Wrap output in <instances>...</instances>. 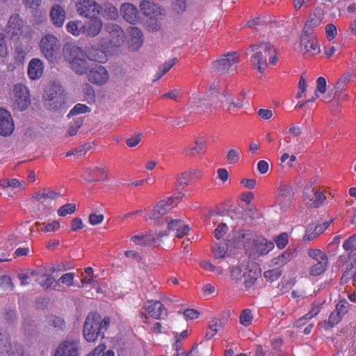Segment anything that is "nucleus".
<instances>
[{
    "instance_id": "33",
    "label": "nucleus",
    "mask_w": 356,
    "mask_h": 356,
    "mask_svg": "<svg viewBox=\"0 0 356 356\" xmlns=\"http://www.w3.org/2000/svg\"><path fill=\"white\" fill-rule=\"evenodd\" d=\"M14 289V284L11 277L8 275L0 277V295L1 296L10 294Z\"/></svg>"
},
{
    "instance_id": "36",
    "label": "nucleus",
    "mask_w": 356,
    "mask_h": 356,
    "mask_svg": "<svg viewBox=\"0 0 356 356\" xmlns=\"http://www.w3.org/2000/svg\"><path fill=\"white\" fill-rule=\"evenodd\" d=\"M47 322L57 332H63L66 328L65 320L59 316H50L47 318Z\"/></svg>"
},
{
    "instance_id": "64",
    "label": "nucleus",
    "mask_w": 356,
    "mask_h": 356,
    "mask_svg": "<svg viewBox=\"0 0 356 356\" xmlns=\"http://www.w3.org/2000/svg\"><path fill=\"white\" fill-rule=\"evenodd\" d=\"M228 227L225 223H220L218 225L214 232V235L216 239H220L227 232Z\"/></svg>"
},
{
    "instance_id": "32",
    "label": "nucleus",
    "mask_w": 356,
    "mask_h": 356,
    "mask_svg": "<svg viewBox=\"0 0 356 356\" xmlns=\"http://www.w3.org/2000/svg\"><path fill=\"white\" fill-rule=\"evenodd\" d=\"M31 275L37 276L36 282L45 289L50 288L55 281L51 275L41 273L39 270L32 271Z\"/></svg>"
},
{
    "instance_id": "59",
    "label": "nucleus",
    "mask_w": 356,
    "mask_h": 356,
    "mask_svg": "<svg viewBox=\"0 0 356 356\" xmlns=\"http://www.w3.org/2000/svg\"><path fill=\"white\" fill-rule=\"evenodd\" d=\"M142 139V134H135L126 140V144L130 147H136Z\"/></svg>"
},
{
    "instance_id": "55",
    "label": "nucleus",
    "mask_w": 356,
    "mask_h": 356,
    "mask_svg": "<svg viewBox=\"0 0 356 356\" xmlns=\"http://www.w3.org/2000/svg\"><path fill=\"white\" fill-rule=\"evenodd\" d=\"M349 303L346 300H340L336 305L335 311L343 316L348 310Z\"/></svg>"
},
{
    "instance_id": "13",
    "label": "nucleus",
    "mask_w": 356,
    "mask_h": 356,
    "mask_svg": "<svg viewBox=\"0 0 356 356\" xmlns=\"http://www.w3.org/2000/svg\"><path fill=\"white\" fill-rule=\"evenodd\" d=\"M14 104L19 111L26 110L31 103L27 88L22 84L14 86Z\"/></svg>"
},
{
    "instance_id": "18",
    "label": "nucleus",
    "mask_w": 356,
    "mask_h": 356,
    "mask_svg": "<svg viewBox=\"0 0 356 356\" xmlns=\"http://www.w3.org/2000/svg\"><path fill=\"white\" fill-rule=\"evenodd\" d=\"M293 197V188L290 186H282L278 189V194L276 197V202L278 204L281 209H286Z\"/></svg>"
},
{
    "instance_id": "14",
    "label": "nucleus",
    "mask_w": 356,
    "mask_h": 356,
    "mask_svg": "<svg viewBox=\"0 0 356 356\" xmlns=\"http://www.w3.org/2000/svg\"><path fill=\"white\" fill-rule=\"evenodd\" d=\"M174 207V198L172 197H168L167 200H161L149 213V216L151 219L156 220L157 225L160 224L159 219L165 213L170 211Z\"/></svg>"
},
{
    "instance_id": "22",
    "label": "nucleus",
    "mask_w": 356,
    "mask_h": 356,
    "mask_svg": "<svg viewBox=\"0 0 356 356\" xmlns=\"http://www.w3.org/2000/svg\"><path fill=\"white\" fill-rule=\"evenodd\" d=\"M102 28V22L97 17L91 18L84 24H82L83 33L90 37H95L98 35Z\"/></svg>"
},
{
    "instance_id": "28",
    "label": "nucleus",
    "mask_w": 356,
    "mask_h": 356,
    "mask_svg": "<svg viewBox=\"0 0 356 356\" xmlns=\"http://www.w3.org/2000/svg\"><path fill=\"white\" fill-rule=\"evenodd\" d=\"M131 240L136 245L141 246H151L153 245H159L160 240L155 238L152 234L135 235L131 238Z\"/></svg>"
},
{
    "instance_id": "10",
    "label": "nucleus",
    "mask_w": 356,
    "mask_h": 356,
    "mask_svg": "<svg viewBox=\"0 0 356 356\" xmlns=\"http://www.w3.org/2000/svg\"><path fill=\"white\" fill-rule=\"evenodd\" d=\"M76 8L78 14L85 17H96L101 13V5L92 0H79Z\"/></svg>"
},
{
    "instance_id": "54",
    "label": "nucleus",
    "mask_w": 356,
    "mask_h": 356,
    "mask_svg": "<svg viewBox=\"0 0 356 356\" xmlns=\"http://www.w3.org/2000/svg\"><path fill=\"white\" fill-rule=\"evenodd\" d=\"M225 322L219 318H213L209 322V327L215 334L220 328L224 327Z\"/></svg>"
},
{
    "instance_id": "27",
    "label": "nucleus",
    "mask_w": 356,
    "mask_h": 356,
    "mask_svg": "<svg viewBox=\"0 0 356 356\" xmlns=\"http://www.w3.org/2000/svg\"><path fill=\"white\" fill-rule=\"evenodd\" d=\"M300 40L301 52L305 55L314 56L320 53V47L316 38H312L308 40L307 43L303 44V40Z\"/></svg>"
},
{
    "instance_id": "56",
    "label": "nucleus",
    "mask_w": 356,
    "mask_h": 356,
    "mask_svg": "<svg viewBox=\"0 0 356 356\" xmlns=\"http://www.w3.org/2000/svg\"><path fill=\"white\" fill-rule=\"evenodd\" d=\"M326 91V80L324 77H318L316 80V89L315 90V95L316 97H318V92L324 93Z\"/></svg>"
},
{
    "instance_id": "17",
    "label": "nucleus",
    "mask_w": 356,
    "mask_h": 356,
    "mask_svg": "<svg viewBox=\"0 0 356 356\" xmlns=\"http://www.w3.org/2000/svg\"><path fill=\"white\" fill-rule=\"evenodd\" d=\"M109 79L107 70L102 65H95L89 70L88 80L93 84L101 86Z\"/></svg>"
},
{
    "instance_id": "2",
    "label": "nucleus",
    "mask_w": 356,
    "mask_h": 356,
    "mask_svg": "<svg viewBox=\"0 0 356 356\" xmlns=\"http://www.w3.org/2000/svg\"><path fill=\"white\" fill-rule=\"evenodd\" d=\"M64 59L70 64L72 70L77 74L83 75L89 70L86 54L81 47L66 44L63 49Z\"/></svg>"
},
{
    "instance_id": "20",
    "label": "nucleus",
    "mask_w": 356,
    "mask_h": 356,
    "mask_svg": "<svg viewBox=\"0 0 356 356\" xmlns=\"http://www.w3.org/2000/svg\"><path fill=\"white\" fill-rule=\"evenodd\" d=\"M120 12L122 17L127 22L135 24L139 22V13L136 6L130 3H124L121 5Z\"/></svg>"
},
{
    "instance_id": "11",
    "label": "nucleus",
    "mask_w": 356,
    "mask_h": 356,
    "mask_svg": "<svg viewBox=\"0 0 356 356\" xmlns=\"http://www.w3.org/2000/svg\"><path fill=\"white\" fill-rule=\"evenodd\" d=\"M303 198L306 205L310 208H318L323 202L325 197L323 192L314 191L312 184H307L303 191Z\"/></svg>"
},
{
    "instance_id": "8",
    "label": "nucleus",
    "mask_w": 356,
    "mask_h": 356,
    "mask_svg": "<svg viewBox=\"0 0 356 356\" xmlns=\"http://www.w3.org/2000/svg\"><path fill=\"white\" fill-rule=\"evenodd\" d=\"M80 348L79 340L67 339L58 344L54 356H79Z\"/></svg>"
},
{
    "instance_id": "9",
    "label": "nucleus",
    "mask_w": 356,
    "mask_h": 356,
    "mask_svg": "<svg viewBox=\"0 0 356 356\" xmlns=\"http://www.w3.org/2000/svg\"><path fill=\"white\" fill-rule=\"evenodd\" d=\"M238 62V56L236 52L228 53L213 62V68L219 73H228L229 70L235 69Z\"/></svg>"
},
{
    "instance_id": "15",
    "label": "nucleus",
    "mask_w": 356,
    "mask_h": 356,
    "mask_svg": "<svg viewBox=\"0 0 356 356\" xmlns=\"http://www.w3.org/2000/svg\"><path fill=\"white\" fill-rule=\"evenodd\" d=\"M147 312L155 319H164L168 313L164 305L158 300H148L144 304Z\"/></svg>"
},
{
    "instance_id": "45",
    "label": "nucleus",
    "mask_w": 356,
    "mask_h": 356,
    "mask_svg": "<svg viewBox=\"0 0 356 356\" xmlns=\"http://www.w3.org/2000/svg\"><path fill=\"white\" fill-rule=\"evenodd\" d=\"M323 19V14L320 10H316L314 13L311 15L306 22L309 25L316 27L320 24Z\"/></svg>"
},
{
    "instance_id": "30",
    "label": "nucleus",
    "mask_w": 356,
    "mask_h": 356,
    "mask_svg": "<svg viewBox=\"0 0 356 356\" xmlns=\"http://www.w3.org/2000/svg\"><path fill=\"white\" fill-rule=\"evenodd\" d=\"M140 9L142 13L147 17H152L159 11L160 8L150 0H143L140 3Z\"/></svg>"
},
{
    "instance_id": "3",
    "label": "nucleus",
    "mask_w": 356,
    "mask_h": 356,
    "mask_svg": "<svg viewBox=\"0 0 356 356\" xmlns=\"http://www.w3.org/2000/svg\"><path fill=\"white\" fill-rule=\"evenodd\" d=\"M261 277V270L255 264H241L231 270V277L236 282H242L246 289L252 288Z\"/></svg>"
},
{
    "instance_id": "63",
    "label": "nucleus",
    "mask_w": 356,
    "mask_h": 356,
    "mask_svg": "<svg viewBox=\"0 0 356 356\" xmlns=\"http://www.w3.org/2000/svg\"><path fill=\"white\" fill-rule=\"evenodd\" d=\"M191 180V179L189 177L187 171L178 175L177 177V181L181 186H188Z\"/></svg>"
},
{
    "instance_id": "26",
    "label": "nucleus",
    "mask_w": 356,
    "mask_h": 356,
    "mask_svg": "<svg viewBox=\"0 0 356 356\" xmlns=\"http://www.w3.org/2000/svg\"><path fill=\"white\" fill-rule=\"evenodd\" d=\"M50 18L52 23L57 27H61L65 20L66 13L65 9L58 4L51 7Z\"/></svg>"
},
{
    "instance_id": "48",
    "label": "nucleus",
    "mask_w": 356,
    "mask_h": 356,
    "mask_svg": "<svg viewBox=\"0 0 356 356\" xmlns=\"http://www.w3.org/2000/svg\"><path fill=\"white\" fill-rule=\"evenodd\" d=\"M76 211V205L75 204L69 203L63 205L58 210V214L60 216H65L67 214H72Z\"/></svg>"
},
{
    "instance_id": "5",
    "label": "nucleus",
    "mask_w": 356,
    "mask_h": 356,
    "mask_svg": "<svg viewBox=\"0 0 356 356\" xmlns=\"http://www.w3.org/2000/svg\"><path fill=\"white\" fill-rule=\"evenodd\" d=\"M254 52L251 61L257 66L258 71L263 74L267 65L266 57L275 52L274 47L268 42H261L250 47Z\"/></svg>"
},
{
    "instance_id": "43",
    "label": "nucleus",
    "mask_w": 356,
    "mask_h": 356,
    "mask_svg": "<svg viewBox=\"0 0 356 356\" xmlns=\"http://www.w3.org/2000/svg\"><path fill=\"white\" fill-rule=\"evenodd\" d=\"M253 316L252 312L249 309H243L239 316L240 323L245 327L249 326L252 321Z\"/></svg>"
},
{
    "instance_id": "23",
    "label": "nucleus",
    "mask_w": 356,
    "mask_h": 356,
    "mask_svg": "<svg viewBox=\"0 0 356 356\" xmlns=\"http://www.w3.org/2000/svg\"><path fill=\"white\" fill-rule=\"evenodd\" d=\"M332 221V219L330 221L324 222L321 224L316 225L314 224L308 225L305 230L304 240L310 241L314 239L316 236L322 234L329 227Z\"/></svg>"
},
{
    "instance_id": "61",
    "label": "nucleus",
    "mask_w": 356,
    "mask_h": 356,
    "mask_svg": "<svg viewBox=\"0 0 356 356\" xmlns=\"http://www.w3.org/2000/svg\"><path fill=\"white\" fill-rule=\"evenodd\" d=\"M177 59L176 58H173L160 65L159 68L161 70V74L167 73L177 63Z\"/></svg>"
},
{
    "instance_id": "29",
    "label": "nucleus",
    "mask_w": 356,
    "mask_h": 356,
    "mask_svg": "<svg viewBox=\"0 0 356 356\" xmlns=\"http://www.w3.org/2000/svg\"><path fill=\"white\" fill-rule=\"evenodd\" d=\"M85 54L87 58L92 61L105 63L107 60L106 54L104 51L99 48H88L86 50Z\"/></svg>"
},
{
    "instance_id": "1",
    "label": "nucleus",
    "mask_w": 356,
    "mask_h": 356,
    "mask_svg": "<svg viewBox=\"0 0 356 356\" xmlns=\"http://www.w3.org/2000/svg\"><path fill=\"white\" fill-rule=\"evenodd\" d=\"M111 323V318L106 316L104 319L97 313H90L87 316L83 328L84 339L88 342L95 341L99 336L104 337Z\"/></svg>"
},
{
    "instance_id": "49",
    "label": "nucleus",
    "mask_w": 356,
    "mask_h": 356,
    "mask_svg": "<svg viewBox=\"0 0 356 356\" xmlns=\"http://www.w3.org/2000/svg\"><path fill=\"white\" fill-rule=\"evenodd\" d=\"M310 257L315 259L316 262L327 261V256L321 250L317 249H310L308 251Z\"/></svg>"
},
{
    "instance_id": "24",
    "label": "nucleus",
    "mask_w": 356,
    "mask_h": 356,
    "mask_svg": "<svg viewBox=\"0 0 356 356\" xmlns=\"http://www.w3.org/2000/svg\"><path fill=\"white\" fill-rule=\"evenodd\" d=\"M168 224V229L170 231H176V237L182 238L190 231L188 225H185L181 220H170L169 218H165Z\"/></svg>"
},
{
    "instance_id": "44",
    "label": "nucleus",
    "mask_w": 356,
    "mask_h": 356,
    "mask_svg": "<svg viewBox=\"0 0 356 356\" xmlns=\"http://www.w3.org/2000/svg\"><path fill=\"white\" fill-rule=\"evenodd\" d=\"M327 261H318L313 264L310 269V273L312 275L317 276L322 274L326 269Z\"/></svg>"
},
{
    "instance_id": "41",
    "label": "nucleus",
    "mask_w": 356,
    "mask_h": 356,
    "mask_svg": "<svg viewBox=\"0 0 356 356\" xmlns=\"http://www.w3.org/2000/svg\"><path fill=\"white\" fill-rule=\"evenodd\" d=\"M132 46L134 49H138L143 43V33L136 27L132 28L131 31Z\"/></svg>"
},
{
    "instance_id": "16",
    "label": "nucleus",
    "mask_w": 356,
    "mask_h": 356,
    "mask_svg": "<svg viewBox=\"0 0 356 356\" xmlns=\"http://www.w3.org/2000/svg\"><path fill=\"white\" fill-rule=\"evenodd\" d=\"M105 30L108 33V40L111 45L120 47L124 43V33L118 25L108 24L105 26Z\"/></svg>"
},
{
    "instance_id": "57",
    "label": "nucleus",
    "mask_w": 356,
    "mask_h": 356,
    "mask_svg": "<svg viewBox=\"0 0 356 356\" xmlns=\"http://www.w3.org/2000/svg\"><path fill=\"white\" fill-rule=\"evenodd\" d=\"M326 37L329 40L334 39L337 34V29L333 24H328L325 28Z\"/></svg>"
},
{
    "instance_id": "52",
    "label": "nucleus",
    "mask_w": 356,
    "mask_h": 356,
    "mask_svg": "<svg viewBox=\"0 0 356 356\" xmlns=\"http://www.w3.org/2000/svg\"><path fill=\"white\" fill-rule=\"evenodd\" d=\"M90 108L88 106H86L85 104H77L70 111V113L68 114V117L78 115L80 113H85L90 112Z\"/></svg>"
},
{
    "instance_id": "51",
    "label": "nucleus",
    "mask_w": 356,
    "mask_h": 356,
    "mask_svg": "<svg viewBox=\"0 0 356 356\" xmlns=\"http://www.w3.org/2000/svg\"><path fill=\"white\" fill-rule=\"evenodd\" d=\"M350 74H346L343 76L336 83V91H335V95L337 93H339L342 92L343 90H345L347 83L350 81Z\"/></svg>"
},
{
    "instance_id": "62",
    "label": "nucleus",
    "mask_w": 356,
    "mask_h": 356,
    "mask_svg": "<svg viewBox=\"0 0 356 356\" xmlns=\"http://www.w3.org/2000/svg\"><path fill=\"white\" fill-rule=\"evenodd\" d=\"M275 241L279 248H284L288 243V235L282 233L275 238Z\"/></svg>"
},
{
    "instance_id": "38",
    "label": "nucleus",
    "mask_w": 356,
    "mask_h": 356,
    "mask_svg": "<svg viewBox=\"0 0 356 356\" xmlns=\"http://www.w3.org/2000/svg\"><path fill=\"white\" fill-rule=\"evenodd\" d=\"M7 356H25L24 348L18 342L11 343L6 350Z\"/></svg>"
},
{
    "instance_id": "46",
    "label": "nucleus",
    "mask_w": 356,
    "mask_h": 356,
    "mask_svg": "<svg viewBox=\"0 0 356 356\" xmlns=\"http://www.w3.org/2000/svg\"><path fill=\"white\" fill-rule=\"evenodd\" d=\"M281 275V270L279 268L275 267L273 269L264 272V277L268 282L277 280Z\"/></svg>"
},
{
    "instance_id": "12",
    "label": "nucleus",
    "mask_w": 356,
    "mask_h": 356,
    "mask_svg": "<svg viewBox=\"0 0 356 356\" xmlns=\"http://www.w3.org/2000/svg\"><path fill=\"white\" fill-rule=\"evenodd\" d=\"M23 26V20L19 15L13 14L10 17L7 26L3 29V31L8 35V39L15 40L22 33Z\"/></svg>"
},
{
    "instance_id": "19",
    "label": "nucleus",
    "mask_w": 356,
    "mask_h": 356,
    "mask_svg": "<svg viewBox=\"0 0 356 356\" xmlns=\"http://www.w3.org/2000/svg\"><path fill=\"white\" fill-rule=\"evenodd\" d=\"M14 130V122L11 115L5 109L0 108V135L8 136Z\"/></svg>"
},
{
    "instance_id": "25",
    "label": "nucleus",
    "mask_w": 356,
    "mask_h": 356,
    "mask_svg": "<svg viewBox=\"0 0 356 356\" xmlns=\"http://www.w3.org/2000/svg\"><path fill=\"white\" fill-rule=\"evenodd\" d=\"M44 66L42 61L39 58H33L28 65V75L32 80L40 79L43 73Z\"/></svg>"
},
{
    "instance_id": "37",
    "label": "nucleus",
    "mask_w": 356,
    "mask_h": 356,
    "mask_svg": "<svg viewBox=\"0 0 356 356\" xmlns=\"http://www.w3.org/2000/svg\"><path fill=\"white\" fill-rule=\"evenodd\" d=\"M293 254L289 251H284L282 254L273 258L270 261V266L276 268L284 266L291 260Z\"/></svg>"
},
{
    "instance_id": "60",
    "label": "nucleus",
    "mask_w": 356,
    "mask_h": 356,
    "mask_svg": "<svg viewBox=\"0 0 356 356\" xmlns=\"http://www.w3.org/2000/svg\"><path fill=\"white\" fill-rule=\"evenodd\" d=\"M239 153L236 149H231L227 152L226 159L229 163L235 164L239 161Z\"/></svg>"
},
{
    "instance_id": "39",
    "label": "nucleus",
    "mask_w": 356,
    "mask_h": 356,
    "mask_svg": "<svg viewBox=\"0 0 356 356\" xmlns=\"http://www.w3.org/2000/svg\"><path fill=\"white\" fill-rule=\"evenodd\" d=\"M22 331L26 336H33L36 333L34 321L29 317L24 318L22 323Z\"/></svg>"
},
{
    "instance_id": "4",
    "label": "nucleus",
    "mask_w": 356,
    "mask_h": 356,
    "mask_svg": "<svg viewBox=\"0 0 356 356\" xmlns=\"http://www.w3.org/2000/svg\"><path fill=\"white\" fill-rule=\"evenodd\" d=\"M43 99L44 106L49 111L61 110L65 104V90L59 84H51L47 88Z\"/></svg>"
},
{
    "instance_id": "34",
    "label": "nucleus",
    "mask_w": 356,
    "mask_h": 356,
    "mask_svg": "<svg viewBox=\"0 0 356 356\" xmlns=\"http://www.w3.org/2000/svg\"><path fill=\"white\" fill-rule=\"evenodd\" d=\"M210 105L211 104L207 102L202 95H198L193 98L190 108L193 111L205 112V110L208 109Z\"/></svg>"
},
{
    "instance_id": "35",
    "label": "nucleus",
    "mask_w": 356,
    "mask_h": 356,
    "mask_svg": "<svg viewBox=\"0 0 356 356\" xmlns=\"http://www.w3.org/2000/svg\"><path fill=\"white\" fill-rule=\"evenodd\" d=\"M3 317L6 323L10 325H16L18 321V314L16 308L10 306L6 307Z\"/></svg>"
},
{
    "instance_id": "31",
    "label": "nucleus",
    "mask_w": 356,
    "mask_h": 356,
    "mask_svg": "<svg viewBox=\"0 0 356 356\" xmlns=\"http://www.w3.org/2000/svg\"><path fill=\"white\" fill-rule=\"evenodd\" d=\"M101 13L99 15L110 19H116L118 16V10L117 8L110 2H105L101 6Z\"/></svg>"
},
{
    "instance_id": "6",
    "label": "nucleus",
    "mask_w": 356,
    "mask_h": 356,
    "mask_svg": "<svg viewBox=\"0 0 356 356\" xmlns=\"http://www.w3.org/2000/svg\"><path fill=\"white\" fill-rule=\"evenodd\" d=\"M60 44L53 35L44 36L40 41V49L44 56L50 61L57 59L59 55Z\"/></svg>"
},
{
    "instance_id": "58",
    "label": "nucleus",
    "mask_w": 356,
    "mask_h": 356,
    "mask_svg": "<svg viewBox=\"0 0 356 356\" xmlns=\"http://www.w3.org/2000/svg\"><path fill=\"white\" fill-rule=\"evenodd\" d=\"M26 55V51L21 46H17L15 49V59L17 62L23 63Z\"/></svg>"
},
{
    "instance_id": "53",
    "label": "nucleus",
    "mask_w": 356,
    "mask_h": 356,
    "mask_svg": "<svg viewBox=\"0 0 356 356\" xmlns=\"http://www.w3.org/2000/svg\"><path fill=\"white\" fill-rule=\"evenodd\" d=\"M222 96L225 99V101L229 104L228 108L229 111H230L232 108H241L243 106V100L241 97L238 98L235 101L226 94H224Z\"/></svg>"
},
{
    "instance_id": "21",
    "label": "nucleus",
    "mask_w": 356,
    "mask_h": 356,
    "mask_svg": "<svg viewBox=\"0 0 356 356\" xmlns=\"http://www.w3.org/2000/svg\"><path fill=\"white\" fill-rule=\"evenodd\" d=\"M82 177L90 182L104 181L107 177L106 169L100 167L88 168L85 170Z\"/></svg>"
},
{
    "instance_id": "42",
    "label": "nucleus",
    "mask_w": 356,
    "mask_h": 356,
    "mask_svg": "<svg viewBox=\"0 0 356 356\" xmlns=\"http://www.w3.org/2000/svg\"><path fill=\"white\" fill-rule=\"evenodd\" d=\"M67 31L75 36L83 33L82 23L76 21H70L66 25Z\"/></svg>"
},
{
    "instance_id": "50",
    "label": "nucleus",
    "mask_w": 356,
    "mask_h": 356,
    "mask_svg": "<svg viewBox=\"0 0 356 356\" xmlns=\"http://www.w3.org/2000/svg\"><path fill=\"white\" fill-rule=\"evenodd\" d=\"M83 124V119L82 118H77L73 122L70 123V126L67 131V134L70 136H73L76 134L77 130L81 127Z\"/></svg>"
},
{
    "instance_id": "40",
    "label": "nucleus",
    "mask_w": 356,
    "mask_h": 356,
    "mask_svg": "<svg viewBox=\"0 0 356 356\" xmlns=\"http://www.w3.org/2000/svg\"><path fill=\"white\" fill-rule=\"evenodd\" d=\"M343 316L339 315L335 310L333 311L329 316L328 321H325L323 323V327L325 330H329L334 327L335 325L338 324L342 319Z\"/></svg>"
},
{
    "instance_id": "47",
    "label": "nucleus",
    "mask_w": 356,
    "mask_h": 356,
    "mask_svg": "<svg viewBox=\"0 0 356 356\" xmlns=\"http://www.w3.org/2000/svg\"><path fill=\"white\" fill-rule=\"evenodd\" d=\"M314 33V26L309 25V24H305V27L303 29L302 33L300 36V40H303V44L307 43L308 40L316 38L313 35Z\"/></svg>"
},
{
    "instance_id": "7",
    "label": "nucleus",
    "mask_w": 356,
    "mask_h": 356,
    "mask_svg": "<svg viewBox=\"0 0 356 356\" xmlns=\"http://www.w3.org/2000/svg\"><path fill=\"white\" fill-rule=\"evenodd\" d=\"M245 248L247 251L250 252V255L256 258L268 254L274 248V243L264 238H252L251 242L246 243Z\"/></svg>"
}]
</instances>
